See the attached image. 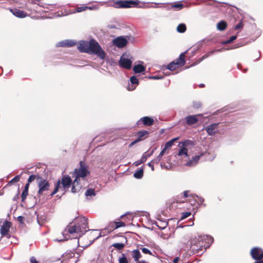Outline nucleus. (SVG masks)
Here are the masks:
<instances>
[{"instance_id":"ddd939ff","label":"nucleus","mask_w":263,"mask_h":263,"mask_svg":"<svg viewBox=\"0 0 263 263\" xmlns=\"http://www.w3.org/2000/svg\"><path fill=\"white\" fill-rule=\"evenodd\" d=\"M219 124V123H212L205 127V130L208 134L210 136H214L218 133V126Z\"/></svg>"},{"instance_id":"39448f33","label":"nucleus","mask_w":263,"mask_h":263,"mask_svg":"<svg viewBox=\"0 0 263 263\" xmlns=\"http://www.w3.org/2000/svg\"><path fill=\"white\" fill-rule=\"evenodd\" d=\"M183 196L184 198H188L186 201L193 206L197 207L202 204L204 201L203 198L195 194H190V191H184Z\"/></svg>"},{"instance_id":"473e14b6","label":"nucleus","mask_w":263,"mask_h":263,"mask_svg":"<svg viewBox=\"0 0 263 263\" xmlns=\"http://www.w3.org/2000/svg\"><path fill=\"white\" fill-rule=\"evenodd\" d=\"M143 170L142 168L138 170L134 174V176L137 179H140L143 177Z\"/></svg>"},{"instance_id":"0eeeda50","label":"nucleus","mask_w":263,"mask_h":263,"mask_svg":"<svg viewBox=\"0 0 263 263\" xmlns=\"http://www.w3.org/2000/svg\"><path fill=\"white\" fill-rule=\"evenodd\" d=\"M139 4L138 0H119L114 3V6L117 8H127L138 7Z\"/></svg>"},{"instance_id":"a878e982","label":"nucleus","mask_w":263,"mask_h":263,"mask_svg":"<svg viewBox=\"0 0 263 263\" xmlns=\"http://www.w3.org/2000/svg\"><path fill=\"white\" fill-rule=\"evenodd\" d=\"M149 157H150V155H146V153H144L142 155V157L140 159V160L135 162V163L136 164V165L138 166V165L141 164V163L145 162L146 161V160H147V158Z\"/></svg>"},{"instance_id":"6e6552de","label":"nucleus","mask_w":263,"mask_h":263,"mask_svg":"<svg viewBox=\"0 0 263 263\" xmlns=\"http://www.w3.org/2000/svg\"><path fill=\"white\" fill-rule=\"evenodd\" d=\"M80 168L75 169L74 171L76 174L74 182H78V181H80V178H84L90 174L89 171L88 170L87 166L83 161H80Z\"/></svg>"},{"instance_id":"423d86ee","label":"nucleus","mask_w":263,"mask_h":263,"mask_svg":"<svg viewBox=\"0 0 263 263\" xmlns=\"http://www.w3.org/2000/svg\"><path fill=\"white\" fill-rule=\"evenodd\" d=\"M186 52L187 51L181 53L178 58L168 64L167 69L171 71H174L179 67L183 66L185 64V57Z\"/></svg>"},{"instance_id":"c9c22d12","label":"nucleus","mask_w":263,"mask_h":263,"mask_svg":"<svg viewBox=\"0 0 263 263\" xmlns=\"http://www.w3.org/2000/svg\"><path fill=\"white\" fill-rule=\"evenodd\" d=\"M85 195L86 196H95L96 195V193H95V190L93 189H88L85 193Z\"/></svg>"},{"instance_id":"f03ea898","label":"nucleus","mask_w":263,"mask_h":263,"mask_svg":"<svg viewBox=\"0 0 263 263\" xmlns=\"http://www.w3.org/2000/svg\"><path fill=\"white\" fill-rule=\"evenodd\" d=\"M77 48L81 53H92L101 59H105L106 55L98 42L95 39H91L89 41H80L78 44Z\"/></svg>"},{"instance_id":"e2e57ef3","label":"nucleus","mask_w":263,"mask_h":263,"mask_svg":"<svg viewBox=\"0 0 263 263\" xmlns=\"http://www.w3.org/2000/svg\"><path fill=\"white\" fill-rule=\"evenodd\" d=\"M200 86L201 87H203L204 86V84H200Z\"/></svg>"},{"instance_id":"69168bd1","label":"nucleus","mask_w":263,"mask_h":263,"mask_svg":"<svg viewBox=\"0 0 263 263\" xmlns=\"http://www.w3.org/2000/svg\"><path fill=\"white\" fill-rule=\"evenodd\" d=\"M177 202H180V203H183V202H184V201H177Z\"/></svg>"},{"instance_id":"bb28decb","label":"nucleus","mask_w":263,"mask_h":263,"mask_svg":"<svg viewBox=\"0 0 263 263\" xmlns=\"http://www.w3.org/2000/svg\"><path fill=\"white\" fill-rule=\"evenodd\" d=\"M227 27V24L224 21H221L217 24V29L220 31L224 30Z\"/></svg>"},{"instance_id":"7ed1b4c3","label":"nucleus","mask_w":263,"mask_h":263,"mask_svg":"<svg viewBox=\"0 0 263 263\" xmlns=\"http://www.w3.org/2000/svg\"><path fill=\"white\" fill-rule=\"evenodd\" d=\"M88 229L87 219L85 217H80L75 219L74 221L69 223L66 227V231L73 235L75 238L82 236Z\"/></svg>"},{"instance_id":"0e129e2a","label":"nucleus","mask_w":263,"mask_h":263,"mask_svg":"<svg viewBox=\"0 0 263 263\" xmlns=\"http://www.w3.org/2000/svg\"><path fill=\"white\" fill-rule=\"evenodd\" d=\"M153 153V151H152L151 153L148 154V155H150V156L152 155Z\"/></svg>"},{"instance_id":"dca6fc26","label":"nucleus","mask_w":263,"mask_h":263,"mask_svg":"<svg viewBox=\"0 0 263 263\" xmlns=\"http://www.w3.org/2000/svg\"><path fill=\"white\" fill-rule=\"evenodd\" d=\"M9 10L14 15L19 18H24L28 16L26 12L16 8H9Z\"/></svg>"},{"instance_id":"72a5a7b5","label":"nucleus","mask_w":263,"mask_h":263,"mask_svg":"<svg viewBox=\"0 0 263 263\" xmlns=\"http://www.w3.org/2000/svg\"><path fill=\"white\" fill-rule=\"evenodd\" d=\"M186 30V25L184 24H179L177 28V30L180 33H183Z\"/></svg>"},{"instance_id":"6e6d98bb","label":"nucleus","mask_w":263,"mask_h":263,"mask_svg":"<svg viewBox=\"0 0 263 263\" xmlns=\"http://www.w3.org/2000/svg\"><path fill=\"white\" fill-rule=\"evenodd\" d=\"M19 191H18L17 194L13 197V200H16L18 198Z\"/></svg>"},{"instance_id":"f3484780","label":"nucleus","mask_w":263,"mask_h":263,"mask_svg":"<svg viewBox=\"0 0 263 263\" xmlns=\"http://www.w3.org/2000/svg\"><path fill=\"white\" fill-rule=\"evenodd\" d=\"M149 134V132L147 130L139 131L136 135L137 136V138L136 139L139 142L143 141L148 137Z\"/></svg>"},{"instance_id":"5701e85b","label":"nucleus","mask_w":263,"mask_h":263,"mask_svg":"<svg viewBox=\"0 0 263 263\" xmlns=\"http://www.w3.org/2000/svg\"><path fill=\"white\" fill-rule=\"evenodd\" d=\"M200 157L201 155H196L194 156V157L192 158V160L186 162L185 164L186 166H191L196 164L198 163V161L199 160Z\"/></svg>"},{"instance_id":"5fc2aeb1","label":"nucleus","mask_w":263,"mask_h":263,"mask_svg":"<svg viewBox=\"0 0 263 263\" xmlns=\"http://www.w3.org/2000/svg\"><path fill=\"white\" fill-rule=\"evenodd\" d=\"M30 183H29L28 182H27V183L25 185L24 190H29V184Z\"/></svg>"},{"instance_id":"9b49d317","label":"nucleus","mask_w":263,"mask_h":263,"mask_svg":"<svg viewBox=\"0 0 263 263\" xmlns=\"http://www.w3.org/2000/svg\"><path fill=\"white\" fill-rule=\"evenodd\" d=\"M154 120L152 118L145 116L140 118L137 122V125L138 127H142L144 126H150L154 124Z\"/></svg>"},{"instance_id":"3c124183","label":"nucleus","mask_w":263,"mask_h":263,"mask_svg":"<svg viewBox=\"0 0 263 263\" xmlns=\"http://www.w3.org/2000/svg\"><path fill=\"white\" fill-rule=\"evenodd\" d=\"M161 160V158H159L158 156L157 157V158H156V159H154L153 161H152L153 162V163H158Z\"/></svg>"},{"instance_id":"ea45409f","label":"nucleus","mask_w":263,"mask_h":263,"mask_svg":"<svg viewBox=\"0 0 263 263\" xmlns=\"http://www.w3.org/2000/svg\"><path fill=\"white\" fill-rule=\"evenodd\" d=\"M28 195V190L24 189L23 191V192L22 193V195H21L22 202H25Z\"/></svg>"},{"instance_id":"2eb2a0df","label":"nucleus","mask_w":263,"mask_h":263,"mask_svg":"<svg viewBox=\"0 0 263 263\" xmlns=\"http://www.w3.org/2000/svg\"><path fill=\"white\" fill-rule=\"evenodd\" d=\"M120 65L124 68L130 69L132 67V61L130 60L125 58L124 55H123L120 58Z\"/></svg>"},{"instance_id":"a211bd4d","label":"nucleus","mask_w":263,"mask_h":263,"mask_svg":"<svg viewBox=\"0 0 263 263\" xmlns=\"http://www.w3.org/2000/svg\"><path fill=\"white\" fill-rule=\"evenodd\" d=\"M77 42L73 40H65L58 43V46L63 47H70L75 46Z\"/></svg>"},{"instance_id":"2f4dec72","label":"nucleus","mask_w":263,"mask_h":263,"mask_svg":"<svg viewBox=\"0 0 263 263\" xmlns=\"http://www.w3.org/2000/svg\"><path fill=\"white\" fill-rule=\"evenodd\" d=\"M184 7V5L180 2H178L177 3L172 4L171 8L176 9L177 10H181Z\"/></svg>"},{"instance_id":"79ce46f5","label":"nucleus","mask_w":263,"mask_h":263,"mask_svg":"<svg viewBox=\"0 0 263 263\" xmlns=\"http://www.w3.org/2000/svg\"><path fill=\"white\" fill-rule=\"evenodd\" d=\"M236 38H237V36L236 35L231 36L229 40L224 41L223 42V44H227L231 43L232 42H233L234 40H235L236 39Z\"/></svg>"},{"instance_id":"c85d7f7f","label":"nucleus","mask_w":263,"mask_h":263,"mask_svg":"<svg viewBox=\"0 0 263 263\" xmlns=\"http://www.w3.org/2000/svg\"><path fill=\"white\" fill-rule=\"evenodd\" d=\"M168 222L166 221H161L156 222V225L161 230L164 229L167 226Z\"/></svg>"},{"instance_id":"f8f14e48","label":"nucleus","mask_w":263,"mask_h":263,"mask_svg":"<svg viewBox=\"0 0 263 263\" xmlns=\"http://www.w3.org/2000/svg\"><path fill=\"white\" fill-rule=\"evenodd\" d=\"M11 226V222L8 221H5L1 228V234L2 236L6 237L7 238L10 237L9 230Z\"/></svg>"},{"instance_id":"aec40b11","label":"nucleus","mask_w":263,"mask_h":263,"mask_svg":"<svg viewBox=\"0 0 263 263\" xmlns=\"http://www.w3.org/2000/svg\"><path fill=\"white\" fill-rule=\"evenodd\" d=\"M131 255L136 263L141 261L139 259L142 257V255L138 249L133 250L131 252Z\"/></svg>"},{"instance_id":"cd10ccee","label":"nucleus","mask_w":263,"mask_h":263,"mask_svg":"<svg viewBox=\"0 0 263 263\" xmlns=\"http://www.w3.org/2000/svg\"><path fill=\"white\" fill-rule=\"evenodd\" d=\"M42 178V177L39 175H31L28 179V182L29 183H31L32 181L35 180L37 183Z\"/></svg>"},{"instance_id":"de8ad7c7","label":"nucleus","mask_w":263,"mask_h":263,"mask_svg":"<svg viewBox=\"0 0 263 263\" xmlns=\"http://www.w3.org/2000/svg\"><path fill=\"white\" fill-rule=\"evenodd\" d=\"M149 78L150 79H154V80L162 79L163 78V76H154L149 77Z\"/></svg>"},{"instance_id":"4c0bfd02","label":"nucleus","mask_w":263,"mask_h":263,"mask_svg":"<svg viewBox=\"0 0 263 263\" xmlns=\"http://www.w3.org/2000/svg\"><path fill=\"white\" fill-rule=\"evenodd\" d=\"M119 263H128L127 258L125 254H122V256L119 258Z\"/></svg>"},{"instance_id":"9d476101","label":"nucleus","mask_w":263,"mask_h":263,"mask_svg":"<svg viewBox=\"0 0 263 263\" xmlns=\"http://www.w3.org/2000/svg\"><path fill=\"white\" fill-rule=\"evenodd\" d=\"M251 257L257 260L254 263H263V250L258 247H254L250 251Z\"/></svg>"},{"instance_id":"e433bc0d","label":"nucleus","mask_w":263,"mask_h":263,"mask_svg":"<svg viewBox=\"0 0 263 263\" xmlns=\"http://www.w3.org/2000/svg\"><path fill=\"white\" fill-rule=\"evenodd\" d=\"M130 82L132 85H138L139 83V80L135 76H133L130 77Z\"/></svg>"},{"instance_id":"f704fd0d","label":"nucleus","mask_w":263,"mask_h":263,"mask_svg":"<svg viewBox=\"0 0 263 263\" xmlns=\"http://www.w3.org/2000/svg\"><path fill=\"white\" fill-rule=\"evenodd\" d=\"M80 181H78V182H74V180L73 182H72V187L71 191L72 193H76L78 192L79 189L76 187L77 185L79 184Z\"/></svg>"},{"instance_id":"c03bdc74","label":"nucleus","mask_w":263,"mask_h":263,"mask_svg":"<svg viewBox=\"0 0 263 263\" xmlns=\"http://www.w3.org/2000/svg\"><path fill=\"white\" fill-rule=\"evenodd\" d=\"M243 24L242 21H241L238 24H237L235 26L234 28L235 30H239V29H242L243 28Z\"/></svg>"},{"instance_id":"412c9836","label":"nucleus","mask_w":263,"mask_h":263,"mask_svg":"<svg viewBox=\"0 0 263 263\" xmlns=\"http://www.w3.org/2000/svg\"><path fill=\"white\" fill-rule=\"evenodd\" d=\"M186 145L185 142H180L179 144L180 147H181L179 151L178 155V156H182L185 155V156H187V149L185 148L184 146Z\"/></svg>"},{"instance_id":"4468645a","label":"nucleus","mask_w":263,"mask_h":263,"mask_svg":"<svg viewBox=\"0 0 263 263\" xmlns=\"http://www.w3.org/2000/svg\"><path fill=\"white\" fill-rule=\"evenodd\" d=\"M127 40L123 36L116 37L113 40V43L119 48H122L127 44Z\"/></svg>"},{"instance_id":"f257e3e1","label":"nucleus","mask_w":263,"mask_h":263,"mask_svg":"<svg viewBox=\"0 0 263 263\" xmlns=\"http://www.w3.org/2000/svg\"><path fill=\"white\" fill-rule=\"evenodd\" d=\"M189 235L182 238V243L185 245V249L192 254L199 253L203 250H206L212 242V238L207 235H197L192 236L191 239Z\"/></svg>"},{"instance_id":"8fccbe9b","label":"nucleus","mask_w":263,"mask_h":263,"mask_svg":"<svg viewBox=\"0 0 263 263\" xmlns=\"http://www.w3.org/2000/svg\"><path fill=\"white\" fill-rule=\"evenodd\" d=\"M138 142H139V141L137 140V139H135L134 141H133L132 142H131L129 145H128V147L129 148H130L132 147V146H133L135 144H136V143H137Z\"/></svg>"},{"instance_id":"37998d69","label":"nucleus","mask_w":263,"mask_h":263,"mask_svg":"<svg viewBox=\"0 0 263 263\" xmlns=\"http://www.w3.org/2000/svg\"><path fill=\"white\" fill-rule=\"evenodd\" d=\"M202 106V104L200 102L195 101L193 102V107L195 108L198 109Z\"/></svg>"},{"instance_id":"393cba45","label":"nucleus","mask_w":263,"mask_h":263,"mask_svg":"<svg viewBox=\"0 0 263 263\" xmlns=\"http://www.w3.org/2000/svg\"><path fill=\"white\" fill-rule=\"evenodd\" d=\"M87 9V6L84 4L81 5L80 6L77 5L75 7L74 12H81L86 11Z\"/></svg>"},{"instance_id":"6ab92c4d","label":"nucleus","mask_w":263,"mask_h":263,"mask_svg":"<svg viewBox=\"0 0 263 263\" xmlns=\"http://www.w3.org/2000/svg\"><path fill=\"white\" fill-rule=\"evenodd\" d=\"M198 116H199V115H191L186 117L185 118L186 124L191 125L196 123L198 121V119L197 118Z\"/></svg>"},{"instance_id":"20e7f679","label":"nucleus","mask_w":263,"mask_h":263,"mask_svg":"<svg viewBox=\"0 0 263 263\" xmlns=\"http://www.w3.org/2000/svg\"><path fill=\"white\" fill-rule=\"evenodd\" d=\"M72 184V180L69 176H64L61 180L57 182L53 191L50 194L52 196L55 194L59 190L63 192L64 194L70 187Z\"/></svg>"},{"instance_id":"bf43d9fd","label":"nucleus","mask_w":263,"mask_h":263,"mask_svg":"<svg viewBox=\"0 0 263 263\" xmlns=\"http://www.w3.org/2000/svg\"><path fill=\"white\" fill-rule=\"evenodd\" d=\"M102 232H100V233H99V235L98 236H97L96 237V238L95 239H98L99 237H101V236H103V235H104V234H102Z\"/></svg>"},{"instance_id":"4be33fe9","label":"nucleus","mask_w":263,"mask_h":263,"mask_svg":"<svg viewBox=\"0 0 263 263\" xmlns=\"http://www.w3.org/2000/svg\"><path fill=\"white\" fill-rule=\"evenodd\" d=\"M125 224L124 222H123L122 221H118V222H111L108 227H111L110 229V231H111L112 230H114V229H118L119 228H120L122 227H125Z\"/></svg>"},{"instance_id":"09e8293b","label":"nucleus","mask_w":263,"mask_h":263,"mask_svg":"<svg viewBox=\"0 0 263 263\" xmlns=\"http://www.w3.org/2000/svg\"><path fill=\"white\" fill-rule=\"evenodd\" d=\"M167 149H165V147H164L161 151V152L160 153L158 157L159 158H160L161 159V157L163 156V155L164 154V153H165L166 152V150Z\"/></svg>"},{"instance_id":"7c9ffc66","label":"nucleus","mask_w":263,"mask_h":263,"mask_svg":"<svg viewBox=\"0 0 263 263\" xmlns=\"http://www.w3.org/2000/svg\"><path fill=\"white\" fill-rule=\"evenodd\" d=\"M179 139L178 137L172 139L169 141L167 142L165 144V149L170 148L172 147L174 143Z\"/></svg>"},{"instance_id":"4d7b16f0","label":"nucleus","mask_w":263,"mask_h":263,"mask_svg":"<svg viewBox=\"0 0 263 263\" xmlns=\"http://www.w3.org/2000/svg\"><path fill=\"white\" fill-rule=\"evenodd\" d=\"M23 219H24V218H23V217H22V216H18V217H17V219H18V220L20 222H22L23 221Z\"/></svg>"},{"instance_id":"c756f323","label":"nucleus","mask_w":263,"mask_h":263,"mask_svg":"<svg viewBox=\"0 0 263 263\" xmlns=\"http://www.w3.org/2000/svg\"><path fill=\"white\" fill-rule=\"evenodd\" d=\"M20 175H16L15 176L13 179H12L8 184L5 186L4 188L8 186L11 185L14 183H16L20 181Z\"/></svg>"},{"instance_id":"680f3d73","label":"nucleus","mask_w":263,"mask_h":263,"mask_svg":"<svg viewBox=\"0 0 263 263\" xmlns=\"http://www.w3.org/2000/svg\"><path fill=\"white\" fill-rule=\"evenodd\" d=\"M137 263H148V262L147 261H146L145 260H142L139 262H137Z\"/></svg>"},{"instance_id":"49530a36","label":"nucleus","mask_w":263,"mask_h":263,"mask_svg":"<svg viewBox=\"0 0 263 263\" xmlns=\"http://www.w3.org/2000/svg\"><path fill=\"white\" fill-rule=\"evenodd\" d=\"M191 213L190 212H183L182 213L181 219H185L187 218L191 215Z\"/></svg>"},{"instance_id":"b1692460","label":"nucleus","mask_w":263,"mask_h":263,"mask_svg":"<svg viewBox=\"0 0 263 263\" xmlns=\"http://www.w3.org/2000/svg\"><path fill=\"white\" fill-rule=\"evenodd\" d=\"M145 67L141 64L135 65L133 67V71L136 73H141L144 71Z\"/></svg>"},{"instance_id":"603ef678","label":"nucleus","mask_w":263,"mask_h":263,"mask_svg":"<svg viewBox=\"0 0 263 263\" xmlns=\"http://www.w3.org/2000/svg\"><path fill=\"white\" fill-rule=\"evenodd\" d=\"M136 86H130L129 85L128 86V87H127V89L129 91H132V90H134L135 88H136Z\"/></svg>"},{"instance_id":"13d9d810","label":"nucleus","mask_w":263,"mask_h":263,"mask_svg":"<svg viewBox=\"0 0 263 263\" xmlns=\"http://www.w3.org/2000/svg\"><path fill=\"white\" fill-rule=\"evenodd\" d=\"M87 8H88L87 9L93 10V9H96L97 7L96 6H95V7H88L87 6Z\"/></svg>"},{"instance_id":"864d4df0","label":"nucleus","mask_w":263,"mask_h":263,"mask_svg":"<svg viewBox=\"0 0 263 263\" xmlns=\"http://www.w3.org/2000/svg\"><path fill=\"white\" fill-rule=\"evenodd\" d=\"M148 165L149 167H151L152 168V170L153 171H154V167L153 163V162H152V161H151V162H149V163H148Z\"/></svg>"},{"instance_id":"1a4fd4ad","label":"nucleus","mask_w":263,"mask_h":263,"mask_svg":"<svg viewBox=\"0 0 263 263\" xmlns=\"http://www.w3.org/2000/svg\"><path fill=\"white\" fill-rule=\"evenodd\" d=\"M39 191L37 194L39 197L44 196L46 192L49 190L50 184L49 181L43 178L37 183Z\"/></svg>"},{"instance_id":"052dcab7","label":"nucleus","mask_w":263,"mask_h":263,"mask_svg":"<svg viewBox=\"0 0 263 263\" xmlns=\"http://www.w3.org/2000/svg\"><path fill=\"white\" fill-rule=\"evenodd\" d=\"M178 257H176L174 258V260H173V262L174 263H177V262L178 261Z\"/></svg>"},{"instance_id":"a18cd8bd","label":"nucleus","mask_w":263,"mask_h":263,"mask_svg":"<svg viewBox=\"0 0 263 263\" xmlns=\"http://www.w3.org/2000/svg\"><path fill=\"white\" fill-rule=\"evenodd\" d=\"M142 251L143 253H144V254H149V255H152V253L151 252V251L148 249L147 248H141Z\"/></svg>"},{"instance_id":"58836bf2","label":"nucleus","mask_w":263,"mask_h":263,"mask_svg":"<svg viewBox=\"0 0 263 263\" xmlns=\"http://www.w3.org/2000/svg\"><path fill=\"white\" fill-rule=\"evenodd\" d=\"M112 246L117 249L120 250L124 247L125 245L123 243H115L112 245Z\"/></svg>"},{"instance_id":"a19ab883","label":"nucleus","mask_w":263,"mask_h":263,"mask_svg":"<svg viewBox=\"0 0 263 263\" xmlns=\"http://www.w3.org/2000/svg\"><path fill=\"white\" fill-rule=\"evenodd\" d=\"M214 52V51H210L208 53H205V54H204L202 57L200 58L199 59H198V61L199 62H201L202 61V60H203L204 59H205V58H208L209 56H210V55L212 54Z\"/></svg>"}]
</instances>
